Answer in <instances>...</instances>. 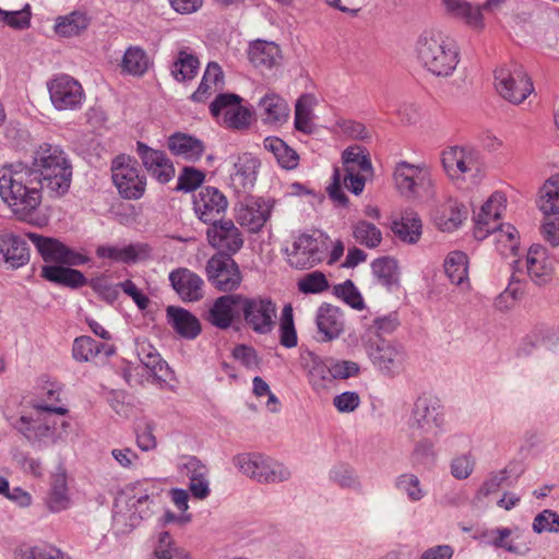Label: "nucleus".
<instances>
[{"mask_svg":"<svg viewBox=\"0 0 559 559\" xmlns=\"http://www.w3.org/2000/svg\"><path fill=\"white\" fill-rule=\"evenodd\" d=\"M353 235L356 241L368 248H376L382 240L380 229L367 221H359L354 226Z\"/></svg>","mask_w":559,"mask_h":559,"instance_id":"obj_60","label":"nucleus"},{"mask_svg":"<svg viewBox=\"0 0 559 559\" xmlns=\"http://www.w3.org/2000/svg\"><path fill=\"white\" fill-rule=\"evenodd\" d=\"M414 466L431 467L436 461L435 443L424 438L415 444L411 454Z\"/></svg>","mask_w":559,"mask_h":559,"instance_id":"obj_61","label":"nucleus"},{"mask_svg":"<svg viewBox=\"0 0 559 559\" xmlns=\"http://www.w3.org/2000/svg\"><path fill=\"white\" fill-rule=\"evenodd\" d=\"M521 537L519 528L511 530L508 527L485 530L479 534V539L485 545L523 556L530 550V546L527 543L520 540Z\"/></svg>","mask_w":559,"mask_h":559,"instance_id":"obj_25","label":"nucleus"},{"mask_svg":"<svg viewBox=\"0 0 559 559\" xmlns=\"http://www.w3.org/2000/svg\"><path fill=\"white\" fill-rule=\"evenodd\" d=\"M68 408L64 405H51L48 403H32V409L23 413L13 424V427L28 441H45L53 436V423L49 415H66Z\"/></svg>","mask_w":559,"mask_h":559,"instance_id":"obj_6","label":"nucleus"},{"mask_svg":"<svg viewBox=\"0 0 559 559\" xmlns=\"http://www.w3.org/2000/svg\"><path fill=\"white\" fill-rule=\"evenodd\" d=\"M177 471L189 479V491L197 499L203 500L210 496L209 468L194 455H182L177 462Z\"/></svg>","mask_w":559,"mask_h":559,"instance_id":"obj_19","label":"nucleus"},{"mask_svg":"<svg viewBox=\"0 0 559 559\" xmlns=\"http://www.w3.org/2000/svg\"><path fill=\"white\" fill-rule=\"evenodd\" d=\"M49 98L59 111L81 109L85 93L81 83L68 74H58L47 83Z\"/></svg>","mask_w":559,"mask_h":559,"instance_id":"obj_13","label":"nucleus"},{"mask_svg":"<svg viewBox=\"0 0 559 559\" xmlns=\"http://www.w3.org/2000/svg\"><path fill=\"white\" fill-rule=\"evenodd\" d=\"M263 147L273 155L277 164L284 169H295L299 164L298 153L277 136L265 138Z\"/></svg>","mask_w":559,"mask_h":559,"instance_id":"obj_47","label":"nucleus"},{"mask_svg":"<svg viewBox=\"0 0 559 559\" xmlns=\"http://www.w3.org/2000/svg\"><path fill=\"white\" fill-rule=\"evenodd\" d=\"M136 153L146 171L159 183H167L175 177L174 164L163 151L154 150L143 142H138Z\"/></svg>","mask_w":559,"mask_h":559,"instance_id":"obj_23","label":"nucleus"},{"mask_svg":"<svg viewBox=\"0 0 559 559\" xmlns=\"http://www.w3.org/2000/svg\"><path fill=\"white\" fill-rule=\"evenodd\" d=\"M167 145L173 155L192 163L199 160L205 150L201 140L183 132L170 135Z\"/></svg>","mask_w":559,"mask_h":559,"instance_id":"obj_33","label":"nucleus"},{"mask_svg":"<svg viewBox=\"0 0 559 559\" xmlns=\"http://www.w3.org/2000/svg\"><path fill=\"white\" fill-rule=\"evenodd\" d=\"M33 170L37 173L43 188L53 198L69 191L72 166L66 153L57 145L44 143L34 153Z\"/></svg>","mask_w":559,"mask_h":559,"instance_id":"obj_3","label":"nucleus"},{"mask_svg":"<svg viewBox=\"0 0 559 559\" xmlns=\"http://www.w3.org/2000/svg\"><path fill=\"white\" fill-rule=\"evenodd\" d=\"M167 318L173 329L185 338H195L201 332V324L198 318L183 308L168 307Z\"/></svg>","mask_w":559,"mask_h":559,"instance_id":"obj_37","label":"nucleus"},{"mask_svg":"<svg viewBox=\"0 0 559 559\" xmlns=\"http://www.w3.org/2000/svg\"><path fill=\"white\" fill-rule=\"evenodd\" d=\"M506 209L507 199L504 194L501 192L492 193L475 215V237L484 239L491 230L497 229V227L501 225L499 219Z\"/></svg>","mask_w":559,"mask_h":559,"instance_id":"obj_22","label":"nucleus"},{"mask_svg":"<svg viewBox=\"0 0 559 559\" xmlns=\"http://www.w3.org/2000/svg\"><path fill=\"white\" fill-rule=\"evenodd\" d=\"M151 61L146 51L139 46H130L124 51L121 59V71L132 76H143L148 68Z\"/></svg>","mask_w":559,"mask_h":559,"instance_id":"obj_50","label":"nucleus"},{"mask_svg":"<svg viewBox=\"0 0 559 559\" xmlns=\"http://www.w3.org/2000/svg\"><path fill=\"white\" fill-rule=\"evenodd\" d=\"M157 504L141 483L126 487L116 498L114 524L121 533H129L150 519Z\"/></svg>","mask_w":559,"mask_h":559,"instance_id":"obj_4","label":"nucleus"},{"mask_svg":"<svg viewBox=\"0 0 559 559\" xmlns=\"http://www.w3.org/2000/svg\"><path fill=\"white\" fill-rule=\"evenodd\" d=\"M318 99L312 94H302L295 104L294 126L297 131L311 134L316 130L314 107Z\"/></svg>","mask_w":559,"mask_h":559,"instance_id":"obj_41","label":"nucleus"},{"mask_svg":"<svg viewBox=\"0 0 559 559\" xmlns=\"http://www.w3.org/2000/svg\"><path fill=\"white\" fill-rule=\"evenodd\" d=\"M46 504L51 512L67 510L71 504L67 475L61 468L51 476Z\"/></svg>","mask_w":559,"mask_h":559,"instance_id":"obj_39","label":"nucleus"},{"mask_svg":"<svg viewBox=\"0 0 559 559\" xmlns=\"http://www.w3.org/2000/svg\"><path fill=\"white\" fill-rule=\"evenodd\" d=\"M96 254L100 259H109L119 263H134L147 254V249L143 245H128L124 247L99 246Z\"/></svg>","mask_w":559,"mask_h":559,"instance_id":"obj_45","label":"nucleus"},{"mask_svg":"<svg viewBox=\"0 0 559 559\" xmlns=\"http://www.w3.org/2000/svg\"><path fill=\"white\" fill-rule=\"evenodd\" d=\"M316 323L322 335L321 340L332 341L340 337L344 331V314L337 307L322 304L317 310Z\"/></svg>","mask_w":559,"mask_h":559,"instance_id":"obj_30","label":"nucleus"},{"mask_svg":"<svg viewBox=\"0 0 559 559\" xmlns=\"http://www.w3.org/2000/svg\"><path fill=\"white\" fill-rule=\"evenodd\" d=\"M270 217V209L260 201L241 204L236 214L237 222L251 233L259 231Z\"/></svg>","mask_w":559,"mask_h":559,"instance_id":"obj_36","label":"nucleus"},{"mask_svg":"<svg viewBox=\"0 0 559 559\" xmlns=\"http://www.w3.org/2000/svg\"><path fill=\"white\" fill-rule=\"evenodd\" d=\"M152 559H190V557L185 549L176 547L169 532L162 528L154 536Z\"/></svg>","mask_w":559,"mask_h":559,"instance_id":"obj_51","label":"nucleus"},{"mask_svg":"<svg viewBox=\"0 0 559 559\" xmlns=\"http://www.w3.org/2000/svg\"><path fill=\"white\" fill-rule=\"evenodd\" d=\"M276 306L269 298L242 296L241 318L257 333L267 334L274 328Z\"/></svg>","mask_w":559,"mask_h":559,"instance_id":"obj_16","label":"nucleus"},{"mask_svg":"<svg viewBox=\"0 0 559 559\" xmlns=\"http://www.w3.org/2000/svg\"><path fill=\"white\" fill-rule=\"evenodd\" d=\"M200 61L188 47L178 50L170 67V73L177 82L191 81L198 74Z\"/></svg>","mask_w":559,"mask_h":559,"instance_id":"obj_42","label":"nucleus"},{"mask_svg":"<svg viewBox=\"0 0 559 559\" xmlns=\"http://www.w3.org/2000/svg\"><path fill=\"white\" fill-rule=\"evenodd\" d=\"M450 282L456 286L468 287V258L463 251L450 252L443 263Z\"/></svg>","mask_w":559,"mask_h":559,"instance_id":"obj_48","label":"nucleus"},{"mask_svg":"<svg viewBox=\"0 0 559 559\" xmlns=\"http://www.w3.org/2000/svg\"><path fill=\"white\" fill-rule=\"evenodd\" d=\"M496 250L504 258L515 257L520 248V235L511 224H504L491 230Z\"/></svg>","mask_w":559,"mask_h":559,"instance_id":"obj_46","label":"nucleus"},{"mask_svg":"<svg viewBox=\"0 0 559 559\" xmlns=\"http://www.w3.org/2000/svg\"><path fill=\"white\" fill-rule=\"evenodd\" d=\"M223 87L224 73L221 66L216 62H210L198 90L191 95V98L199 103L205 102L210 96L223 90Z\"/></svg>","mask_w":559,"mask_h":559,"instance_id":"obj_43","label":"nucleus"},{"mask_svg":"<svg viewBox=\"0 0 559 559\" xmlns=\"http://www.w3.org/2000/svg\"><path fill=\"white\" fill-rule=\"evenodd\" d=\"M372 365L383 374L395 377L404 370L406 354L391 341L361 342Z\"/></svg>","mask_w":559,"mask_h":559,"instance_id":"obj_12","label":"nucleus"},{"mask_svg":"<svg viewBox=\"0 0 559 559\" xmlns=\"http://www.w3.org/2000/svg\"><path fill=\"white\" fill-rule=\"evenodd\" d=\"M409 428L420 435L437 437L443 431L444 412L436 399L421 396L414 404L409 418Z\"/></svg>","mask_w":559,"mask_h":559,"instance_id":"obj_10","label":"nucleus"},{"mask_svg":"<svg viewBox=\"0 0 559 559\" xmlns=\"http://www.w3.org/2000/svg\"><path fill=\"white\" fill-rule=\"evenodd\" d=\"M524 294L522 280L518 275V271L513 272L508 287L496 298L495 306L497 309L504 311L514 306Z\"/></svg>","mask_w":559,"mask_h":559,"instance_id":"obj_56","label":"nucleus"},{"mask_svg":"<svg viewBox=\"0 0 559 559\" xmlns=\"http://www.w3.org/2000/svg\"><path fill=\"white\" fill-rule=\"evenodd\" d=\"M399 325V321L395 314H389L383 317H377L373 321L368 324L365 332L361 335V342H377L386 341L382 337V334L392 333Z\"/></svg>","mask_w":559,"mask_h":559,"instance_id":"obj_54","label":"nucleus"},{"mask_svg":"<svg viewBox=\"0 0 559 559\" xmlns=\"http://www.w3.org/2000/svg\"><path fill=\"white\" fill-rule=\"evenodd\" d=\"M537 206L545 215L559 214V174L550 176L540 187Z\"/></svg>","mask_w":559,"mask_h":559,"instance_id":"obj_49","label":"nucleus"},{"mask_svg":"<svg viewBox=\"0 0 559 559\" xmlns=\"http://www.w3.org/2000/svg\"><path fill=\"white\" fill-rule=\"evenodd\" d=\"M441 4L449 16L461 20L475 29L484 27V17L479 5H473L466 0H441Z\"/></svg>","mask_w":559,"mask_h":559,"instance_id":"obj_34","label":"nucleus"},{"mask_svg":"<svg viewBox=\"0 0 559 559\" xmlns=\"http://www.w3.org/2000/svg\"><path fill=\"white\" fill-rule=\"evenodd\" d=\"M206 236L213 248L228 253H236L243 245L241 233L231 221H219L211 224Z\"/></svg>","mask_w":559,"mask_h":559,"instance_id":"obj_26","label":"nucleus"},{"mask_svg":"<svg viewBox=\"0 0 559 559\" xmlns=\"http://www.w3.org/2000/svg\"><path fill=\"white\" fill-rule=\"evenodd\" d=\"M91 19L85 12L73 11L56 20L55 32L62 37L78 36L87 29Z\"/></svg>","mask_w":559,"mask_h":559,"instance_id":"obj_52","label":"nucleus"},{"mask_svg":"<svg viewBox=\"0 0 559 559\" xmlns=\"http://www.w3.org/2000/svg\"><path fill=\"white\" fill-rule=\"evenodd\" d=\"M442 166L452 179H477L481 175V163L476 151L453 146L442 152Z\"/></svg>","mask_w":559,"mask_h":559,"instance_id":"obj_14","label":"nucleus"},{"mask_svg":"<svg viewBox=\"0 0 559 559\" xmlns=\"http://www.w3.org/2000/svg\"><path fill=\"white\" fill-rule=\"evenodd\" d=\"M344 176L334 169L333 181L328 187L330 198L338 205L347 204V197L342 191V181L347 190L358 195L364 191L366 175L372 171L371 162L360 146H349L343 152Z\"/></svg>","mask_w":559,"mask_h":559,"instance_id":"obj_5","label":"nucleus"},{"mask_svg":"<svg viewBox=\"0 0 559 559\" xmlns=\"http://www.w3.org/2000/svg\"><path fill=\"white\" fill-rule=\"evenodd\" d=\"M43 189L37 173L22 163L0 168V197L20 221H28L40 205Z\"/></svg>","mask_w":559,"mask_h":559,"instance_id":"obj_1","label":"nucleus"},{"mask_svg":"<svg viewBox=\"0 0 559 559\" xmlns=\"http://www.w3.org/2000/svg\"><path fill=\"white\" fill-rule=\"evenodd\" d=\"M393 233L404 242L416 243L423 233L419 216L413 212H405L400 221L392 225Z\"/></svg>","mask_w":559,"mask_h":559,"instance_id":"obj_53","label":"nucleus"},{"mask_svg":"<svg viewBox=\"0 0 559 559\" xmlns=\"http://www.w3.org/2000/svg\"><path fill=\"white\" fill-rule=\"evenodd\" d=\"M371 267L372 274L380 285L390 289L393 285L397 284L399 274L395 260L391 258L377 259Z\"/></svg>","mask_w":559,"mask_h":559,"instance_id":"obj_55","label":"nucleus"},{"mask_svg":"<svg viewBox=\"0 0 559 559\" xmlns=\"http://www.w3.org/2000/svg\"><path fill=\"white\" fill-rule=\"evenodd\" d=\"M228 205L225 195L214 187H203L193 197L195 215L206 224L217 222Z\"/></svg>","mask_w":559,"mask_h":559,"instance_id":"obj_21","label":"nucleus"},{"mask_svg":"<svg viewBox=\"0 0 559 559\" xmlns=\"http://www.w3.org/2000/svg\"><path fill=\"white\" fill-rule=\"evenodd\" d=\"M135 352L141 364L151 372L158 381H166L170 373L169 367L163 360L158 350L147 341L138 340L135 343Z\"/></svg>","mask_w":559,"mask_h":559,"instance_id":"obj_32","label":"nucleus"},{"mask_svg":"<svg viewBox=\"0 0 559 559\" xmlns=\"http://www.w3.org/2000/svg\"><path fill=\"white\" fill-rule=\"evenodd\" d=\"M395 488L405 493L413 501H419L426 496V490L421 486L419 478L412 473H405L396 477Z\"/></svg>","mask_w":559,"mask_h":559,"instance_id":"obj_59","label":"nucleus"},{"mask_svg":"<svg viewBox=\"0 0 559 559\" xmlns=\"http://www.w3.org/2000/svg\"><path fill=\"white\" fill-rule=\"evenodd\" d=\"M495 86L502 98L516 105L523 103L534 91L530 76L518 64L496 70Z\"/></svg>","mask_w":559,"mask_h":559,"instance_id":"obj_9","label":"nucleus"},{"mask_svg":"<svg viewBox=\"0 0 559 559\" xmlns=\"http://www.w3.org/2000/svg\"><path fill=\"white\" fill-rule=\"evenodd\" d=\"M21 559H71L66 552L52 545L33 546L21 554Z\"/></svg>","mask_w":559,"mask_h":559,"instance_id":"obj_64","label":"nucleus"},{"mask_svg":"<svg viewBox=\"0 0 559 559\" xmlns=\"http://www.w3.org/2000/svg\"><path fill=\"white\" fill-rule=\"evenodd\" d=\"M330 479L342 488L358 490L360 480L354 469L347 465H336L330 471Z\"/></svg>","mask_w":559,"mask_h":559,"instance_id":"obj_62","label":"nucleus"},{"mask_svg":"<svg viewBox=\"0 0 559 559\" xmlns=\"http://www.w3.org/2000/svg\"><path fill=\"white\" fill-rule=\"evenodd\" d=\"M417 57L437 76H450L460 62V49L454 38L439 29L423 32L416 43Z\"/></svg>","mask_w":559,"mask_h":559,"instance_id":"obj_2","label":"nucleus"},{"mask_svg":"<svg viewBox=\"0 0 559 559\" xmlns=\"http://www.w3.org/2000/svg\"><path fill=\"white\" fill-rule=\"evenodd\" d=\"M104 348V344L96 342L90 336H79L72 346V356L76 361L87 362L93 360Z\"/></svg>","mask_w":559,"mask_h":559,"instance_id":"obj_57","label":"nucleus"},{"mask_svg":"<svg viewBox=\"0 0 559 559\" xmlns=\"http://www.w3.org/2000/svg\"><path fill=\"white\" fill-rule=\"evenodd\" d=\"M169 281L183 301H198L203 297V280L188 269L180 267L170 272Z\"/></svg>","mask_w":559,"mask_h":559,"instance_id":"obj_27","label":"nucleus"},{"mask_svg":"<svg viewBox=\"0 0 559 559\" xmlns=\"http://www.w3.org/2000/svg\"><path fill=\"white\" fill-rule=\"evenodd\" d=\"M241 294H228L215 299L207 312V321L219 329H227L233 321L241 318Z\"/></svg>","mask_w":559,"mask_h":559,"instance_id":"obj_24","label":"nucleus"},{"mask_svg":"<svg viewBox=\"0 0 559 559\" xmlns=\"http://www.w3.org/2000/svg\"><path fill=\"white\" fill-rule=\"evenodd\" d=\"M393 180L399 192L407 198H416L420 191L431 186L430 168L426 163L399 162L393 170Z\"/></svg>","mask_w":559,"mask_h":559,"instance_id":"obj_11","label":"nucleus"},{"mask_svg":"<svg viewBox=\"0 0 559 559\" xmlns=\"http://www.w3.org/2000/svg\"><path fill=\"white\" fill-rule=\"evenodd\" d=\"M250 62L260 69H272L280 64L282 53L280 47L273 41L257 40L249 48Z\"/></svg>","mask_w":559,"mask_h":559,"instance_id":"obj_38","label":"nucleus"},{"mask_svg":"<svg viewBox=\"0 0 559 559\" xmlns=\"http://www.w3.org/2000/svg\"><path fill=\"white\" fill-rule=\"evenodd\" d=\"M298 289L304 294H320L329 288V282L322 272L314 271L298 281Z\"/></svg>","mask_w":559,"mask_h":559,"instance_id":"obj_63","label":"nucleus"},{"mask_svg":"<svg viewBox=\"0 0 559 559\" xmlns=\"http://www.w3.org/2000/svg\"><path fill=\"white\" fill-rule=\"evenodd\" d=\"M324 247L323 240L302 234L287 249V261L295 269H310L322 261Z\"/></svg>","mask_w":559,"mask_h":559,"instance_id":"obj_18","label":"nucleus"},{"mask_svg":"<svg viewBox=\"0 0 559 559\" xmlns=\"http://www.w3.org/2000/svg\"><path fill=\"white\" fill-rule=\"evenodd\" d=\"M26 236L34 243L45 262L71 266L82 265L88 260L85 255L72 250L56 238L45 237L35 233H28Z\"/></svg>","mask_w":559,"mask_h":559,"instance_id":"obj_17","label":"nucleus"},{"mask_svg":"<svg viewBox=\"0 0 559 559\" xmlns=\"http://www.w3.org/2000/svg\"><path fill=\"white\" fill-rule=\"evenodd\" d=\"M258 107L262 120L267 124H282L289 117L290 109L287 102L275 93L265 94Z\"/></svg>","mask_w":559,"mask_h":559,"instance_id":"obj_35","label":"nucleus"},{"mask_svg":"<svg viewBox=\"0 0 559 559\" xmlns=\"http://www.w3.org/2000/svg\"><path fill=\"white\" fill-rule=\"evenodd\" d=\"M466 216L467 211L465 206L453 199L437 205L431 213L435 226L439 230L448 233L455 230Z\"/></svg>","mask_w":559,"mask_h":559,"instance_id":"obj_29","label":"nucleus"},{"mask_svg":"<svg viewBox=\"0 0 559 559\" xmlns=\"http://www.w3.org/2000/svg\"><path fill=\"white\" fill-rule=\"evenodd\" d=\"M258 160L250 154H243L234 164V171L230 175L234 187L238 190H250L257 180Z\"/></svg>","mask_w":559,"mask_h":559,"instance_id":"obj_40","label":"nucleus"},{"mask_svg":"<svg viewBox=\"0 0 559 559\" xmlns=\"http://www.w3.org/2000/svg\"><path fill=\"white\" fill-rule=\"evenodd\" d=\"M234 464L243 475L260 483H281L290 477V471L283 463L261 453L238 454Z\"/></svg>","mask_w":559,"mask_h":559,"instance_id":"obj_8","label":"nucleus"},{"mask_svg":"<svg viewBox=\"0 0 559 559\" xmlns=\"http://www.w3.org/2000/svg\"><path fill=\"white\" fill-rule=\"evenodd\" d=\"M205 271L209 282L224 293L236 290L242 282L238 264L226 253L214 254L207 261Z\"/></svg>","mask_w":559,"mask_h":559,"instance_id":"obj_15","label":"nucleus"},{"mask_svg":"<svg viewBox=\"0 0 559 559\" xmlns=\"http://www.w3.org/2000/svg\"><path fill=\"white\" fill-rule=\"evenodd\" d=\"M0 255L11 269H19L29 261L25 240L12 233L0 234Z\"/></svg>","mask_w":559,"mask_h":559,"instance_id":"obj_31","label":"nucleus"},{"mask_svg":"<svg viewBox=\"0 0 559 559\" xmlns=\"http://www.w3.org/2000/svg\"><path fill=\"white\" fill-rule=\"evenodd\" d=\"M525 269L528 278L537 286L549 285L555 277L554 260L548 250L539 243L528 248Z\"/></svg>","mask_w":559,"mask_h":559,"instance_id":"obj_20","label":"nucleus"},{"mask_svg":"<svg viewBox=\"0 0 559 559\" xmlns=\"http://www.w3.org/2000/svg\"><path fill=\"white\" fill-rule=\"evenodd\" d=\"M111 178L118 193L126 200H139L146 189V177L138 162L126 154H120L111 162Z\"/></svg>","mask_w":559,"mask_h":559,"instance_id":"obj_7","label":"nucleus"},{"mask_svg":"<svg viewBox=\"0 0 559 559\" xmlns=\"http://www.w3.org/2000/svg\"><path fill=\"white\" fill-rule=\"evenodd\" d=\"M297 342L293 307L288 304L284 306L280 319V343L286 348H293L297 345Z\"/></svg>","mask_w":559,"mask_h":559,"instance_id":"obj_58","label":"nucleus"},{"mask_svg":"<svg viewBox=\"0 0 559 559\" xmlns=\"http://www.w3.org/2000/svg\"><path fill=\"white\" fill-rule=\"evenodd\" d=\"M301 361L311 388L316 392L328 389L332 383L330 358L323 359L313 353H307L301 356Z\"/></svg>","mask_w":559,"mask_h":559,"instance_id":"obj_28","label":"nucleus"},{"mask_svg":"<svg viewBox=\"0 0 559 559\" xmlns=\"http://www.w3.org/2000/svg\"><path fill=\"white\" fill-rule=\"evenodd\" d=\"M62 265H44L40 271L41 277L48 282L71 288L85 285L86 278L81 271Z\"/></svg>","mask_w":559,"mask_h":559,"instance_id":"obj_44","label":"nucleus"}]
</instances>
